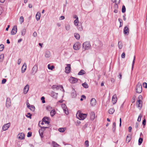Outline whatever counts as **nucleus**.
<instances>
[{
    "label": "nucleus",
    "mask_w": 147,
    "mask_h": 147,
    "mask_svg": "<svg viewBox=\"0 0 147 147\" xmlns=\"http://www.w3.org/2000/svg\"><path fill=\"white\" fill-rule=\"evenodd\" d=\"M121 57L123 58H124L125 57V53L123 52L122 53L121 55Z\"/></svg>",
    "instance_id": "62"
},
{
    "label": "nucleus",
    "mask_w": 147,
    "mask_h": 147,
    "mask_svg": "<svg viewBox=\"0 0 147 147\" xmlns=\"http://www.w3.org/2000/svg\"><path fill=\"white\" fill-rule=\"evenodd\" d=\"M38 70V66L36 64H35L32 68L31 73L33 75H34L36 74Z\"/></svg>",
    "instance_id": "7"
},
{
    "label": "nucleus",
    "mask_w": 147,
    "mask_h": 147,
    "mask_svg": "<svg viewBox=\"0 0 147 147\" xmlns=\"http://www.w3.org/2000/svg\"><path fill=\"white\" fill-rule=\"evenodd\" d=\"M39 126L41 128V129H40L39 130V134L41 138H42L43 137V134L44 131H45V129L48 128H49L48 127H42L41 126L39 125V124H38Z\"/></svg>",
    "instance_id": "2"
},
{
    "label": "nucleus",
    "mask_w": 147,
    "mask_h": 147,
    "mask_svg": "<svg viewBox=\"0 0 147 147\" xmlns=\"http://www.w3.org/2000/svg\"><path fill=\"white\" fill-rule=\"evenodd\" d=\"M60 87L62 89V91L64 92V90L63 86L62 85H59V86L57 85H53L52 87V88L53 89L56 88L57 90H58L59 89Z\"/></svg>",
    "instance_id": "12"
},
{
    "label": "nucleus",
    "mask_w": 147,
    "mask_h": 147,
    "mask_svg": "<svg viewBox=\"0 0 147 147\" xmlns=\"http://www.w3.org/2000/svg\"><path fill=\"white\" fill-rule=\"evenodd\" d=\"M136 98V95H134V96H133L131 100V102L132 103H134L135 102V99Z\"/></svg>",
    "instance_id": "43"
},
{
    "label": "nucleus",
    "mask_w": 147,
    "mask_h": 147,
    "mask_svg": "<svg viewBox=\"0 0 147 147\" xmlns=\"http://www.w3.org/2000/svg\"><path fill=\"white\" fill-rule=\"evenodd\" d=\"M32 116V115L31 114H30V113H28L27 115H26V116L28 118H29L30 119H31V118H32V117H31Z\"/></svg>",
    "instance_id": "46"
},
{
    "label": "nucleus",
    "mask_w": 147,
    "mask_h": 147,
    "mask_svg": "<svg viewBox=\"0 0 147 147\" xmlns=\"http://www.w3.org/2000/svg\"><path fill=\"white\" fill-rule=\"evenodd\" d=\"M73 48L75 50H79L80 48V44L78 43H76L74 45Z\"/></svg>",
    "instance_id": "15"
},
{
    "label": "nucleus",
    "mask_w": 147,
    "mask_h": 147,
    "mask_svg": "<svg viewBox=\"0 0 147 147\" xmlns=\"http://www.w3.org/2000/svg\"><path fill=\"white\" fill-rule=\"evenodd\" d=\"M91 47V45L89 42H86L83 43V45L82 49L84 51L89 49Z\"/></svg>",
    "instance_id": "3"
},
{
    "label": "nucleus",
    "mask_w": 147,
    "mask_h": 147,
    "mask_svg": "<svg viewBox=\"0 0 147 147\" xmlns=\"http://www.w3.org/2000/svg\"><path fill=\"white\" fill-rule=\"evenodd\" d=\"M126 8L124 5H123L122 9V12L123 13H124L125 12Z\"/></svg>",
    "instance_id": "47"
},
{
    "label": "nucleus",
    "mask_w": 147,
    "mask_h": 147,
    "mask_svg": "<svg viewBox=\"0 0 147 147\" xmlns=\"http://www.w3.org/2000/svg\"><path fill=\"white\" fill-rule=\"evenodd\" d=\"M32 135V132L31 131L29 132L28 133L27 136L28 137H30Z\"/></svg>",
    "instance_id": "56"
},
{
    "label": "nucleus",
    "mask_w": 147,
    "mask_h": 147,
    "mask_svg": "<svg viewBox=\"0 0 147 147\" xmlns=\"http://www.w3.org/2000/svg\"><path fill=\"white\" fill-rule=\"evenodd\" d=\"M117 100L116 94H115L113 95L112 98V101L113 104H115L116 103Z\"/></svg>",
    "instance_id": "16"
},
{
    "label": "nucleus",
    "mask_w": 147,
    "mask_h": 147,
    "mask_svg": "<svg viewBox=\"0 0 147 147\" xmlns=\"http://www.w3.org/2000/svg\"><path fill=\"white\" fill-rule=\"evenodd\" d=\"M96 103V101L95 99L92 98L90 100V104L91 106H93L95 105Z\"/></svg>",
    "instance_id": "18"
},
{
    "label": "nucleus",
    "mask_w": 147,
    "mask_h": 147,
    "mask_svg": "<svg viewBox=\"0 0 147 147\" xmlns=\"http://www.w3.org/2000/svg\"><path fill=\"white\" fill-rule=\"evenodd\" d=\"M85 144L86 147H88L89 146V141L88 140H87L86 141Z\"/></svg>",
    "instance_id": "55"
},
{
    "label": "nucleus",
    "mask_w": 147,
    "mask_h": 147,
    "mask_svg": "<svg viewBox=\"0 0 147 147\" xmlns=\"http://www.w3.org/2000/svg\"><path fill=\"white\" fill-rule=\"evenodd\" d=\"M143 140V139L142 138L140 137L138 140V145H141L142 143V141Z\"/></svg>",
    "instance_id": "37"
},
{
    "label": "nucleus",
    "mask_w": 147,
    "mask_h": 147,
    "mask_svg": "<svg viewBox=\"0 0 147 147\" xmlns=\"http://www.w3.org/2000/svg\"><path fill=\"white\" fill-rule=\"evenodd\" d=\"M67 67H65V72L67 74H69L70 72L71 65L70 64H66Z\"/></svg>",
    "instance_id": "10"
},
{
    "label": "nucleus",
    "mask_w": 147,
    "mask_h": 147,
    "mask_svg": "<svg viewBox=\"0 0 147 147\" xmlns=\"http://www.w3.org/2000/svg\"><path fill=\"white\" fill-rule=\"evenodd\" d=\"M78 23H79L78 19H76L74 21V25L76 26H77L78 25Z\"/></svg>",
    "instance_id": "42"
},
{
    "label": "nucleus",
    "mask_w": 147,
    "mask_h": 147,
    "mask_svg": "<svg viewBox=\"0 0 147 147\" xmlns=\"http://www.w3.org/2000/svg\"><path fill=\"white\" fill-rule=\"evenodd\" d=\"M29 86L27 84L24 88L23 90V93L24 94H26L28 91Z\"/></svg>",
    "instance_id": "14"
},
{
    "label": "nucleus",
    "mask_w": 147,
    "mask_h": 147,
    "mask_svg": "<svg viewBox=\"0 0 147 147\" xmlns=\"http://www.w3.org/2000/svg\"><path fill=\"white\" fill-rule=\"evenodd\" d=\"M76 92L74 90L71 93V96L72 98H75L76 96Z\"/></svg>",
    "instance_id": "28"
},
{
    "label": "nucleus",
    "mask_w": 147,
    "mask_h": 147,
    "mask_svg": "<svg viewBox=\"0 0 147 147\" xmlns=\"http://www.w3.org/2000/svg\"><path fill=\"white\" fill-rule=\"evenodd\" d=\"M118 4H115L114 6L113 7L115 8V9H117L118 8Z\"/></svg>",
    "instance_id": "64"
},
{
    "label": "nucleus",
    "mask_w": 147,
    "mask_h": 147,
    "mask_svg": "<svg viewBox=\"0 0 147 147\" xmlns=\"http://www.w3.org/2000/svg\"><path fill=\"white\" fill-rule=\"evenodd\" d=\"M131 139V136L130 135H128L127 136L126 140V142L128 143L129 142Z\"/></svg>",
    "instance_id": "23"
},
{
    "label": "nucleus",
    "mask_w": 147,
    "mask_h": 147,
    "mask_svg": "<svg viewBox=\"0 0 147 147\" xmlns=\"http://www.w3.org/2000/svg\"><path fill=\"white\" fill-rule=\"evenodd\" d=\"M11 105V99L10 98H7L6 99V106L7 108H9Z\"/></svg>",
    "instance_id": "11"
},
{
    "label": "nucleus",
    "mask_w": 147,
    "mask_h": 147,
    "mask_svg": "<svg viewBox=\"0 0 147 147\" xmlns=\"http://www.w3.org/2000/svg\"><path fill=\"white\" fill-rule=\"evenodd\" d=\"M128 26H126L123 30V33L125 34L128 35L129 33V29L128 27Z\"/></svg>",
    "instance_id": "13"
},
{
    "label": "nucleus",
    "mask_w": 147,
    "mask_h": 147,
    "mask_svg": "<svg viewBox=\"0 0 147 147\" xmlns=\"http://www.w3.org/2000/svg\"><path fill=\"white\" fill-rule=\"evenodd\" d=\"M146 120L145 119H144L143 120L142 122V124L143 125V128H144L145 127V125H146Z\"/></svg>",
    "instance_id": "35"
},
{
    "label": "nucleus",
    "mask_w": 147,
    "mask_h": 147,
    "mask_svg": "<svg viewBox=\"0 0 147 147\" xmlns=\"http://www.w3.org/2000/svg\"><path fill=\"white\" fill-rule=\"evenodd\" d=\"M138 100H137L136 102V104L138 107L141 109L142 105V95H139L138 97Z\"/></svg>",
    "instance_id": "1"
},
{
    "label": "nucleus",
    "mask_w": 147,
    "mask_h": 147,
    "mask_svg": "<svg viewBox=\"0 0 147 147\" xmlns=\"http://www.w3.org/2000/svg\"><path fill=\"white\" fill-rule=\"evenodd\" d=\"M63 110L66 115H67L68 114H69V112L67 110V108L65 109H63Z\"/></svg>",
    "instance_id": "54"
},
{
    "label": "nucleus",
    "mask_w": 147,
    "mask_h": 147,
    "mask_svg": "<svg viewBox=\"0 0 147 147\" xmlns=\"http://www.w3.org/2000/svg\"><path fill=\"white\" fill-rule=\"evenodd\" d=\"M18 138L21 140L23 139L24 138L25 134L24 133H19L18 134Z\"/></svg>",
    "instance_id": "19"
},
{
    "label": "nucleus",
    "mask_w": 147,
    "mask_h": 147,
    "mask_svg": "<svg viewBox=\"0 0 147 147\" xmlns=\"http://www.w3.org/2000/svg\"><path fill=\"white\" fill-rule=\"evenodd\" d=\"M87 114H83L80 113L79 115V119L80 120H83L86 117Z\"/></svg>",
    "instance_id": "6"
},
{
    "label": "nucleus",
    "mask_w": 147,
    "mask_h": 147,
    "mask_svg": "<svg viewBox=\"0 0 147 147\" xmlns=\"http://www.w3.org/2000/svg\"><path fill=\"white\" fill-rule=\"evenodd\" d=\"M4 49V46L3 44H1L0 45V51H2Z\"/></svg>",
    "instance_id": "49"
},
{
    "label": "nucleus",
    "mask_w": 147,
    "mask_h": 147,
    "mask_svg": "<svg viewBox=\"0 0 147 147\" xmlns=\"http://www.w3.org/2000/svg\"><path fill=\"white\" fill-rule=\"evenodd\" d=\"M20 21L21 22V23H22L24 22V18L23 16H21L20 18Z\"/></svg>",
    "instance_id": "58"
},
{
    "label": "nucleus",
    "mask_w": 147,
    "mask_h": 147,
    "mask_svg": "<svg viewBox=\"0 0 147 147\" xmlns=\"http://www.w3.org/2000/svg\"><path fill=\"white\" fill-rule=\"evenodd\" d=\"M58 94L57 93H56L53 91L51 92V96L55 99L57 98Z\"/></svg>",
    "instance_id": "17"
},
{
    "label": "nucleus",
    "mask_w": 147,
    "mask_h": 147,
    "mask_svg": "<svg viewBox=\"0 0 147 147\" xmlns=\"http://www.w3.org/2000/svg\"><path fill=\"white\" fill-rule=\"evenodd\" d=\"M118 46L119 48L120 49H121L122 47V42L121 41H119L118 43Z\"/></svg>",
    "instance_id": "41"
},
{
    "label": "nucleus",
    "mask_w": 147,
    "mask_h": 147,
    "mask_svg": "<svg viewBox=\"0 0 147 147\" xmlns=\"http://www.w3.org/2000/svg\"><path fill=\"white\" fill-rule=\"evenodd\" d=\"M70 26L69 24H67L65 26V28L66 30L68 31L70 28Z\"/></svg>",
    "instance_id": "40"
},
{
    "label": "nucleus",
    "mask_w": 147,
    "mask_h": 147,
    "mask_svg": "<svg viewBox=\"0 0 147 147\" xmlns=\"http://www.w3.org/2000/svg\"><path fill=\"white\" fill-rule=\"evenodd\" d=\"M116 123L114 122L113 123L112 130L113 132H115L116 130Z\"/></svg>",
    "instance_id": "27"
},
{
    "label": "nucleus",
    "mask_w": 147,
    "mask_h": 147,
    "mask_svg": "<svg viewBox=\"0 0 147 147\" xmlns=\"http://www.w3.org/2000/svg\"><path fill=\"white\" fill-rule=\"evenodd\" d=\"M88 124L87 123L85 124L82 127L83 129H85L86 127H87Z\"/></svg>",
    "instance_id": "57"
},
{
    "label": "nucleus",
    "mask_w": 147,
    "mask_h": 147,
    "mask_svg": "<svg viewBox=\"0 0 147 147\" xmlns=\"http://www.w3.org/2000/svg\"><path fill=\"white\" fill-rule=\"evenodd\" d=\"M11 123H7L5 124L2 127V129L3 131H6L7 130L8 128L10 127Z\"/></svg>",
    "instance_id": "8"
},
{
    "label": "nucleus",
    "mask_w": 147,
    "mask_h": 147,
    "mask_svg": "<svg viewBox=\"0 0 147 147\" xmlns=\"http://www.w3.org/2000/svg\"><path fill=\"white\" fill-rule=\"evenodd\" d=\"M52 109V107L50 106H48L46 107L47 110L49 111H51Z\"/></svg>",
    "instance_id": "48"
},
{
    "label": "nucleus",
    "mask_w": 147,
    "mask_h": 147,
    "mask_svg": "<svg viewBox=\"0 0 147 147\" xmlns=\"http://www.w3.org/2000/svg\"><path fill=\"white\" fill-rule=\"evenodd\" d=\"M6 81L7 80L6 79H3L1 83L2 84H4L6 83Z\"/></svg>",
    "instance_id": "59"
},
{
    "label": "nucleus",
    "mask_w": 147,
    "mask_h": 147,
    "mask_svg": "<svg viewBox=\"0 0 147 147\" xmlns=\"http://www.w3.org/2000/svg\"><path fill=\"white\" fill-rule=\"evenodd\" d=\"M45 57L46 58H49L51 56L50 52L49 51H46L45 54Z\"/></svg>",
    "instance_id": "25"
},
{
    "label": "nucleus",
    "mask_w": 147,
    "mask_h": 147,
    "mask_svg": "<svg viewBox=\"0 0 147 147\" xmlns=\"http://www.w3.org/2000/svg\"><path fill=\"white\" fill-rule=\"evenodd\" d=\"M69 80L71 83L75 84L78 82V79L73 77H71L69 79Z\"/></svg>",
    "instance_id": "5"
},
{
    "label": "nucleus",
    "mask_w": 147,
    "mask_h": 147,
    "mask_svg": "<svg viewBox=\"0 0 147 147\" xmlns=\"http://www.w3.org/2000/svg\"><path fill=\"white\" fill-rule=\"evenodd\" d=\"M28 109H30L31 111L33 112H34L35 110V107L34 105H31L30 106V107L28 108Z\"/></svg>",
    "instance_id": "34"
},
{
    "label": "nucleus",
    "mask_w": 147,
    "mask_h": 147,
    "mask_svg": "<svg viewBox=\"0 0 147 147\" xmlns=\"http://www.w3.org/2000/svg\"><path fill=\"white\" fill-rule=\"evenodd\" d=\"M77 26V28L79 31H81L83 30V27L82 24L78 25Z\"/></svg>",
    "instance_id": "30"
},
{
    "label": "nucleus",
    "mask_w": 147,
    "mask_h": 147,
    "mask_svg": "<svg viewBox=\"0 0 147 147\" xmlns=\"http://www.w3.org/2000/svg\"><path fill=\"white\" fill-rule=\"evenodd\" d=\"M136 92L138 93H140L142 91V86L141 83H138L136 85Z\"/></svg>",
    "instance_id": "4"
},
{
    "label": "nucleus",
    "mask_w": 147,
    "mask_h": 147,
    "mask_svg": "<svg viewBox=\"0 0 147 147\" xmlns=\"http://www.w3.org/2000/svg\"><path fill=\"white\" fill-rule=\"evenodd\" d=\"M52 143L54 147H57L59 146V145L55 142H53Z\"/></svg>",
    "instance_id": "53"
},
{
    "label": "nucleus",
    "mask_w": 147,
    "mask_h": 147,
    "mask_svg": "<svg viewBox=\"0 0 147 147\" xmlns=\"http://www.w3.org/2000/svg\"><path fill=\"white\" fill-rule=\"evenodd\" d=\"M112 1L115 4H119L120 2V0H112Z\"/></svg>",
    "instance_id": "51"
},
{
    "label": "nucleus",
    "mask_w": 147,
    "mask_h": 147,
    "mask_svg": "<svg viewBox=\"0 0 147 147\" xmlns=\"http://www.w3.org/2000/svg\"><path fill=\"white\" fill-rule=\"evenodd\" d=\"M65 129L64 128H60L59 129V131L60 132H63L65 131Z\"/></svg>",
    "instance_id": "45"
},
{
    "label": "nucleus",
    "mask_w": 147,
    "mask_h": 147,
    "mask_svg": "<svg viewBox=\"0 0 147 147\" xmlns=\"http://www.w3.org/2000/svg\"><path fill=\"white\" fill-rule=\"evenodd\" d=\"M65 19V17L64 16H61L59 18V20H63Z\"/></svg>",
    "instance_id": "63"
},
{
    "label": "nucleus",
    "mask_w": 147,
    "mask_h": 147,
    "mask_svg": "<svg viewBox=\"0 0 147 147\" xmlns=\"http://www.w3.org/2000/svg\"><path fill=\"white\" fill-rule=\"evenodd\" d=\"M90 117L91 120H93L95 117V113L93 112H92L90 113Z\"/></svg>",
    "instance_id": "22"
},
{
    "label": "nucleus",
    "mask_w": 147,
    "mask_h": 147,
    "mask_svg": "<svg viewBox=\"0 0 147 147\" xmlns=\"http://www.w3.org/2000/svg\"><path fill=\"white\" fill-rule=\"evenodd\" d=\"M142 117V115L141 114H140L139 115L138 119H137V121L140 122L141 121V118Z\"/></svg>",
    "instance_id": "50"
},
{
    "label": "nucleus",
    "mask_w": 147,
    "mask_h": 147,
    "mask_svg": "<svg viewBox=\"0 0 147 147\" xmlns=\"http://www.w3.org/2000/svg\"><path fill=\"white\" fill-rule=\"evenodd\" d=\"M143 86L145 88H147V83L146 82H144L143 84Z\"/></svg>",
    "instance_id": "61"
},
{
    "label": "nucleus",
    "mask_w": 147,
    "mask_h": 147,
    "mask_svg": "<svg viewBox=\"0 0 147 147\" xmlns=\"http://www.w3.org/2000/svg\"><path fill=\"white\" fill-rule=\"evenodd\" d=\"M26 29H23L21 31V34L22 36H24L26 33Z\"/></svg>",
    "instance_id": "44"
},
{
    "label": "nucleus",
    "mask_w": 147,
    "mask_h": 147,
    "mask_svg": "<svg viewBox=\"0 0 147 147\" xmlns=\"http://www.w3.org/2000/svg\"><path fill=\"white\" fill-rule=\"evenodd\" d=\"M45 98L44 96H42L41 98V100L42 101V103H44L45 102Z\"/></svg>",
    "instance_id": "60"
},
{
    "label": "nucleus",
    "mask_w": 147,
    "mask_h": 147,
    "mask_svg": "<svg viewBox=\"0 0 147 147\" xmlns=\"http://www.w3.org/2000/svg\"><path fill=\"white\" fill-rule=\"evenodd\" d=\"M85 73L83 69L81 70L78 73V75H82Z\"/></svg>",
    "instance_id": "33"
},
{
    "label": "nucleus",
    "mask_w": 147,
    "mask_h": 147,
    "mask_svg": "<svg viewBox=\"0 0 147 147\" xmlns=\"http://www.w3.org/2000/svg\"><path fill=\"white\" fill-rule=\"evenodd\" d=\"M46 119L48 120L49 119V118L47 117H45L43 118L42 119L43 122H45V124H49L50 123V122L46 120Z\"/></svg>",
    "instance_id": "21"
},
{
    "label": "nucleus",
    "mask_w": 147,
    "mask_h": 147,
    "mask_svg": "<svg viewBox=\"0 0 147 147\" xmlns=\"http://www.w3.org/2000/svg\"><path fill=\"white\" fill-rule=\"evenodd\" d=\"M4 55L3 54H1L0 55V62H2L4 58Z\"/></svg>",
    "instance_id": "36"
},
{
    "label": "nucleus",
    "mask_w": 147,
    "mask_h": 147,
    "mask_svg": "<svg viewBox=\"0 0 147 147\" xmlns=\"http://www.w3.org/2000/svg\"><path fill=\"white\" fill-rule=\"evenodd\" d=\"M54 67H55L53 65L51 66L50 64H48V68L49 69L52 70Z\"/></svg>",
    "instance_id": "38"
},
{
    "label": "nucleus",
    "mask_w": 147,
    "mask_h": 147,
    "mask_svg": "<svg viewBox=\"0 0 147 147\" xmlns=\"http://www.w3.org/2000/svg\"><path fill=\"white\" fill-rule=\"evenodd\" d=\"M61 107L63 109H65L67 108V106L65 104H62L61 105Z\"/></svg>",
    "instance_id": "52"
},
{
    "label": "nucleus",
    "mask_w": 147,
    "mask_h": 147,
    "mask_svg": "<svg viewBox=\"0 0 147 147\" xmlns=\"http://www.w3.org/2000/svg\"><path fill=\"white\" fill-rule=\"evenodd\" d=\"M56 113V111L55 109L52 110L50 112V114L51 117H53Z\"/></svg>",
    "instance_id": "24"
},
{
    "label": "nucleus",
    "mask_w": 147,
    "mask_h": 147,
    "mask_svg": "<svg viewBox=\"0 0 147 147\" xmlns=\"http://www.w3.org/2000/svg\"><path fill=\"white\" fill-rule=\"evenodd\" d=\"M115 111V110L113 108H111L109 110V113L110 114H113Z\"/></svg>",
    "instance_id": "32"
},
{
    "label": "nucleus",
    "mask_w": 147,
    "mask_h": 147,
    "mask_svg": "<svg viewBox=\"0 0 147 147\" xmlns=\"http://www.w3.org/2000/svg\"><path fill=\"white\" fill-rule=\"evenodd\" d=\"M136 59V57L135 56H134V59L132 61V67H131V70L132 71L133 69V68L134 67V66L135 63Z\"/></svg>",
    "instance_id": "29"
},
{
    "label": "nucleus",
    "mask_w": 147,
    "mask_h": 147,
    "mask_svg": "<svg viewBox=\"0 0 147 147\" xmlns=\"http://www.w3.org/2000/svg\"><path fill=\"white\" fill-rule=\"evenodd\" d=\"M75 37L78 40L80 38V35L77 33H75L74 34Z\"/></svg>",
    "instance_id": "31"
},
{
    "label": "nucleus",
    "mask_w": 147,
    "mask_h": 147,
    "mask_svg": "<svg viewBox=\"0 0 147 147\" xmlns=\"http://www.w3.org/2000/svg\"><path fill=\"white\" fill-rule=\"evenodd\" d=\"M17 31V26L16 25L14 26L13 27L11 32V34L12 35H14L16 33Z\"/></svg>",
    "instance_id": "9"
},
{
    "label": "nucleus",
    "mask_w": 147,
    "mask_h": 147,
    "mask_svg": "<svg viewBox=\"0 0 147 147\" xmlns=\"http://www.w3.org/2000/svg\"><path fill=\"white\" fill-rule=\"evenodd\" d=\"M82 85V86L86 88H88V84L86 82L83 83Z\"/></svg>",
    "instance_id": "39"
},
{
    "label": "nucleus",
    "mask_w": 147,
    "mask_h": 147,
    "mask_svg": "<svg viewBox=\"0 0 147 147\" xmlns=\"http://www.w3.org/2000/svg\"><path fill=\"white\" fill-rule=\"evenodd\" d=\"M26 63H24L23 65L22 68V72L24 73L26 71Z\"/></svg>",
    "instance_id": "20"
},
{
    "label": "nucleus",
    "mask_w": 147,
    "mask_h": 147,
    "mask_svg": "<svg viewBox=\"0 0 147 147\" xmlns=\"http://www.w3.org/2000/svg\"><path fill=\"white\" fill-rule=\"evenodd\" d=\"M40 15L41 14L40 13L37 12L36 16V18L37 21H38L40 20Z\"/></svg>",
    "instance_id": "26"
}]
</instances>
